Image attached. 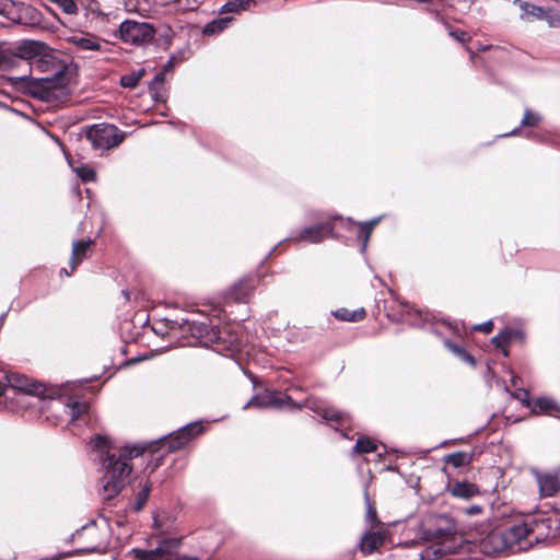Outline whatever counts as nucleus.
<instances>
[{
    "instance_id": "f257e3e1",
    "label": "nucleus",
    "mask_w": 560,
    "mask_h": 560,
    "mask_svg": "<svg viewBox=\"0 0 560 560\" xmlns=\"http://www.w3.org/2000/svg\"><path fill=\"white\" fill-rule=\"evenodd\" d=\"M93 447L104 467L101 480L102 494L105 499H112L126 486L127 478L131 472L130 459L141 455L144 447L141 445L125 446L118 451L117 456L112 442L105 435H97L93 441Z\"/></svg>"
},
{
    "instance_id": "f03ea898",
    "label": "nucleus",
    "mask_w": 560,
    "mask_h": 560,
    "mask_svg": "<svg viewBox=\"0 0 560 560\" xmlns=\"http://www.w3.org/2000/svg\"><path fill=\"white\" fill-rule=\"evenodd\" d=\"M538 541L533 527L527 523L515 524L504 532H493L488 537L494 552L510 551L512 553L528 550Z\"/></svg>"
},
{
    "instance_id": "7ed1b4c3",
    "label": "nucleus",
    "mask_w": 560,
    "mask_h": 560,
    "mask_svg": "<svg viewBox=\"0 0 560 560\" xmlns=\"http://www.w3.org/2000/svg\"><path fill=\"white\" fill-rule=\"evenodd\" d=\"M180 545L179 538H163L154 550L133 549V560H198L196 557L178 556L175 550Z\"/></svg>"
},
{
    "instance_id": "20e7f679",
    "label": "nucleus",
    "mask_w": 560,
    "mask_h": 560,
    "mask_svg": "<svg viewBox=\"0 0 560 560\" xmlns=\"http://www.w3.org/2000/svg\"><path fill=\"white\" fill-rule=\"evenodd\" d=\"M86 138L93 148L109 150L122 142L124 135L114 125L100 124L88 130Z\"/></svg>"
},
{
    "instance_id": "39448f33",
    "label": "nucleus",
    "mask_w": 560,
    "mask_h": 560,
    "mask_svg": "<svg viewBox=\"0 0 560 560\" xmlns=\"http://www.w3.org/2000/svg\"><path fill=\"white\" fill-rule=\"evenodd\" d=\"M154 27L147 22L126 20L119 26V36L127 44L145 45L154 38Z\"/></svg>"
},
{
    "instance_id": "423d86ee",
    "label": "nucleus",
    "mask_w": 560,
    "mask_h": 560,
    "mask_svg": "<svg viewBox=\"0 0 560 560\" xmlns=\"http://www.w3.org/2000/svg\"><path fill=\"white\" fill-rule=\"evenodd\" d=\"M540 499L553 498L560 492V470L530 468Z\"/></svg>"
},
{
    "instance_id": "0eeeda50",
    "label": "nucleus",
    "mask_w": 560,
    "mask_h": 560,
    "mask_svg": "<svg viewBox=\"0 0 560 560\" xmlns=\"http://www.w3.org/2000/svg\"><path fill=\"white\" fill-rule=\"evenodd\" d=\"M14 56L27 61H45L51 56L47 45L39 40H22L14 46Z\"/></svg>"
},
{
    "instance_id": "6e6552de",
    "label": "nucleus",
    "mask_w": 560,
    "mask_h": 560,
    "mask_svg": "<svg viewBox=\"0 0 560 560\" xmlns=\"http://www.w3.org/2000/svg\"><path fill=\"white\" fill-rule=\"evenodd\" d=\"M202 430L201 423H190L177 432L172 433L168 438H165L163 444L167 445L168 450L172 452L178 451L187 445L194 436L200 434Z\"/></svg>"
},
{
    "instance_id": "1a4fd4ad",
    "label": "nucleus",
    "mask_w": 560,
    "mask_h": 560,
    "mask_svg": "<svg viewBox=\"0 0 560 560\" xmlns=\"http://www.w3.org/2000/svg\"><path fill=\"white\" fill-rule=\"evenodd\" d=\"M183 330L190 331V334L202 342H218L222 339V334L225 329H215L205 323H197L195 320L185 319L182 324Z\"/></svg>"
},
{
    "instance_id": "9d476101",
    "label": "nucleus",
    "mask_w": 560,
    "mask_h": 560,
    "mask_svg": "<svg viewBox=\"0 0 560 560\" xmlns=\"http://www.w3.org/2000/svg\"><path fill=\"white\" fill-rule=\"evenodd\" d=\"M5 381H7V384H4L5 386L8 385V386L12 387L13 389H16V390L30 394V395L40 396L45 393V386L42 383L33 381L23 374H19V373H14V372L7 373Z\"/></svg>"
},
{
    "instance_id": "9b49d317",
    "label": "nucleus",
    "mask_w": 560,
    "mask_h": 560,
    "mask_svg": "<svg viewBox=\"0 0 560 560\" xmlns=\"http://www.w3.org/2000/svg\"><path fill=\"white\" fill-rule=\"evenodd\" d=\"M290 398L285 395L266 392L260 395L254 396L245 406L244 409L248 408H270L283 407L285 402H288Z\"/></svg>"
},
{
    "instance_id": "f8f14e48",
    "label": "nucleus",
    "mask_w": 560,
    "mask_h": 560,
    "mask_svg": "<svg viewBox=\"0 0 560 560\" xmlns=\"http://www.w3.org/2000/svg\"><path fill=\"white\" fill-rule=\"evenodd\" d=\"M67 42L82 51H100L105 43L96 35L90 33H78L69 36Z\"/></svg>"
},
{
    "instance_id": "ddd939ff",
    "label": "nucleus",
    "mask_w": 560,
    "mask_h": 560,
    "mask_svg": "<svg viewBox=\"0 0 560 560\" xmlns=\"http://www.w3.org/2000/svg\"><path fill=\"white\" fill-rule=\"evenodd\" d=\"M332 231V226L330 223L318 224L315 226H310L304 229L298 236V242H310V243H319L322 242L330 232Z\"/></svg>"
},
{
    "instance_id": "4468645a",
    "label": "nucleus",
    "mask_w": 560,
    "mask_h": 560,
    "mask_svg": "<svg viewBox=\"0 0 560 560\" xmlns=\"http://www.w3.org/2000/svg\"><path fill=\"white\" fill-rule=\"evenodd\" d=\"M67 79L65 75L54 78H45L40 80L43 89L46 91L47 96H59L66 93Z\"/></svg>"
},
{
    "instance_id": "2eb2a0df",
    "label": "nucleus",
    "mask_w": 560,
    "mask_h": 560,
    "mask_svg": "<svg viewBox=\"0 0 560 560\" xmlns=\"http://www.w3.org/2000/svg\"><path fill=\"white\" fill-rule=\"evenodd\" d=\"M385 540V535L383 532H370L365 534L361 539V551L365 555H370L377 550Z\"/></svg>"
},
{
    "instance_id": "dca6fc26",
    "label": "nucleus",
    "mask_w": 560,
    "mask_h": 560,
    "mask_svg": "<svg viewBox=\"0 0 560 560\" xmlns=\"http://www.w3.org/2000/svg\"><path fill=\"white\" fill-rule=\"evenodd\" d=\"M450 492L456 498L470 499L479 493V489L474 483L457 481L450 486Z\"/></svg>"
},
{
    "instance_id": "f3484780",
    "label": "nucleus",
    "mask_w": 560,
    "mask_h": 560,
    "mask_svg": "<svg viewBox=\"0 0 560 560\" xmlns=\"http://www.w3.org/2000/svg\"><path fill=\"white\" fill-rule=\"evenodd\" d=\"M93 242L91 240L75 242L72 246L71 271L83 260Z\"/></svg>"
},
{
    "instance_id": "a211bd4d",
    "label": "nucleus",
    "mask_w": 560,
    "mask_h": 560,
    "mask_svg": "<svg viewBox=\"0 0 560 560\" xmlns=\"http://www.w3.org/2000/svg\"><path fill=\"white\" fill-rule=\"evenodd\" d=\"M332 315L338 320L354 323V322L362 320L365 317L366 313H365L364 308H358V310L350 311L348 308L341 307V308L334 311Z\"/></svg>"
},
{
    "instance_id": "6ab92c4d",
    "label": "nucleus",
    "mask_w": 560,
    "mask_h": 560,
    "mask_svg": "<svg viewBox=\"0 0 560 560\" xmlns=\"http://www.w3.org/2000/svg\"><path fill=\"white\" fill-rule=\"evenodd\" d=\"M255 0H229L221 8V13H240L242 11L249 10L252 4H255Z\"/></svg>"
},
{
    "instance_id": "aec40b11",
    "label": "nucleus",
    "mask_w": 560,
    "mask_h": 560,
    "mask_svg": "<svg viewBox=\"0 0 560 560\" xmlns=\"http://www.w3.org/2000/svg\"><path fill=\"white\" fill-rule=\"evenodd\" d=\"M253 292V285L248 280H243L236 283L232 290V296L240 302H246Z\"/></svg>"
},
{
    "instance_id": "412c9836",
    "label": "nucleus",
    "mask_w": 560,
    "mask_h": 560,
    "mask_svg": "<svg viewBox=\"0 0 560 560\" xmlns=\"http://www.w3.org/2000/svg\"><path fill=\"white\" fill-rule=\"evenodd\" d=\"M518 335L517 330L505 329L492 338V342L497 348L502 349V353L506 357L509 354L505 346Z\"/></svg>"
},
{
    "instance_id": "4be33fe9",
    "label": "nucleus",
    "mask_w": 560,
    "mask_h": 560,
    "mask_svg": "<svg viewBox=\"0 0 560 560\" xmlns=\"http://www.w3.org/2000/svg\"><path fill=\"white\" fill-rule=\"evenodd\" d=\"M0 14L14 23H24L23 18L19 13V8L13 2H2L0 7Z\"/></svg>"
},
{
    "instance_id": "5701e85b",
    "label": "nucleus",
    "mask_w": 560,
    "mask_h": 560,
    "mask_svg": "<svg viewBox=\"0 0 560 560\" xmlns=\"http://www.w3.org/2000/svg\"><path fill=\"white\" fill-rule=\"evenodd\" d=\"M88 404L82 401H73L65 406V412L69 416L70 422H74L81 415L88 411Z\"/></svg>"
},
{
    "instance_id": "b1692460",
    "label": "nucleus",
    "mask_w": 560,
    "mask_h": 560,
    "mask_svg": "<svg viewBox=\"0 0 560 560\" xmlns=\"http://www.w3.org/2000/svg\"><path fill=\"white\" fill-rule=\"evenodd\" d=\"M232 21V18H221L213 20L205 26L203 33L207 35L218 34L225 30Z\"/></svg>"
},
{
    "instance_id": "393cba45",
    "label": "nucleus",
    "mask_w": 560,
    "mask_h": 560,
    "mask_svg": "<svg viewBox=\"0 0 560 560\" xmlns=\"http://www.w3.org/2000/svg\"><path fill=\"white\" fill-rule=\"evenodd\" d=\"M532 409L534 412H551L553 410H559L556 402L547 397L536 399L533 404Z\"/></svg>"
},
{
    "instance_id": "a878e982",
    "label": "nucleus",
    "mask_w": 560,
    "mask_h": 560,
    "mask_svg": "<svg viewBox=\"0 0 560 560\" xmlns=\"http://www.w3.org/2000/svg\"><path fill=\"white\" fill-rule=\"evenodd\" d=\"M448 552H454V550L451 547H446V546H443V547L431 546L421 553V558L423 560H432V559H438L441 556H443L444 553H448Z\"/></svg>"
},
{
    "instance_id": "bb28decb",
    "label": "nucleus",
    "mask_w": 560,
    "mask_h": 560,
    "mask_svg": "<svg viewBox=\"0 0 560 560\" xmlns=\"http://www.w3.org/2000/svg\"><path fill=\"white\" fill-rule=\"evenodd\" d=\"M446 463L453 465L454 467L458 468L462 466L469 465L471 462V456L469 454L458 452L454 454H450L445 457Z\"/></svg>"
},
{
    "instance_id": "cd10ccee",
    "label": "nucleus",
    "mask_w": 560,
    "mask_h": 560,
    "mask_svg": "<svg viewBox=\"0 0 560 560\" xmlns=\"http://www.w3.org/2000/svg\"><path fill=\"white\" fill-rule=\"evenodd\" d=\"M353 451L357 454L372 453L376 451V444L373 440L362 436L357 440Z\"/></svg>"
},
{
    "instance_id": "c85d7f7f",
    "label": "nucleus",
    "mask_w": 560,
    "mask_h": 560,
    "mask_svg": "<svg viewBox=\"0 0 560 560\" xmlns=\"http://www.w3.org/2000/svg\"><path fill=\"white\" fill-rule=\"evenodd\" d=\"M520 8L527 18L541 20L545 18V10L540 7L520 1Z\"/></svg>"
},
{
    "instance_id": "c756f323",
    "label": "nucleus",
    "mask_w": 560,
    "mask_h": 560,
    "mask_svg": "<svg viewBox=\"0 0 560 560\" xmlns=\"http://www.w3.org/2000/svg\"><path fill=\"white\" fill-rule=\"evenodd\" d=\"M143 74V70H139L138 72H132L130 74H126L121 77L120 83L124 88L133 89L138 85L140 78Z\"/></svg>"
},
{
    "instance_id": "7c9ffc66",
    "label": "nucleus",
    "mask_w": 560,
    "mask_h": 560,
    "mask_svg": "<svg viewBox=\"0 0 560 560\" xmlns=\"http://www.w3.org/2000/svg\"><path fill=\"white\" fill-rule=\"evenodd\" d=\"M74 172L83 182L95 180L96 173L93 168H91L88 165H82V166L75 167Z\"/></svg>"
},
{
    "instance_id": "2f4dec72",
    "label": "nucleus",
    "mask_w": 560,
    "mask_h": 560,
    "mask_svg": "<svg viewBox=\"0 0 560 560\" xmlns=\"http://www.w3.org/2000/svg\"><path fill=\"white\" fill-rule=\"evenodd\" d=\"M149 493L150 487L145 485L137 494L136 501L133 503V510L136 512L140 511L144 506L149 498Z\"/></svg>"
},
{
    "instance_id": "473e14b6",
    "label": "nucleus",
    "mask_w": 560,
    "mask_h": 560,
    "mask_svg": "<svg viewBox=\"0 0 560 560\" xmlns=\"http://www.w3.org/2000/svg\"><path fill=\"white\" fill-rule=\"evenodd\" d=\"M377 222L378 220L376 219L371 222L360 224L359 238H363V247L366 246L369 236Z\"/></svg>"
},
{
    "instance_id": "72a5a7b5",
    "label": "nucleus",
    "mask_w": 560,
    "mask_h": 560,
    "mask_svg": "<svg viewBox=\"0 0 560 560\" xmlns=\"http://www.w3.org/2000/svg\"><path fill=\"white\" fill-rule=\"evenodd\" d=\"M540 121V116L537 113H534L529 109L525 110L524 117L522 119L523 126H536Z\"/></svg>"
},
{
    "instance_id": "f704fd0d",
    "label": "nucleus",
    "mask_w": 560,
    "mask_h": 560,
    "mask_svg": "<svg viewBox=\"0 0 560 560\" xmlns=\"http://www.w3.org/2000/svg\"><path fill=\"white\" fill-rule=\"evenodd\" d=\"M56 2L66 13L73 14L77 12L78 7L74 0H52Z\"/></svg>"
},
{
    "instance_id": "c9c22d12",
    "label": "nucleus",
    "mask_w": 560,
    "mask_h": 560,
    "mask_svg": "<svg viewBox=\"0 0 560 560\" xmlns=\"http://www.w3.org/2000/svg\"><path fill=\"white\" fill-rule=\"evenodd\" d=\"M345 415L342 412H339L335 409H324L323 410V418L328 421H340L342 420Z\"/></svg>"
},
{
    "instance_id": "e433bc0d",
    "label": "nucleus",
    "mask_w": 560,
    "mask_h": 560,
    "mask_svg": "<svg viewBox=\"0 0 560 560\" xmlns=\"http://www.w3.org/2000/svg\"><path fill=\"white\" fill-rule=\"evenodd\" d=\"M542 20H546L551 27L560 26V15L551 11H545V18Z\"/></svg>"
},
{
    "instance_id": "4c0bfd02",
    "label": "nucleus",
    "mask_w": 560,
    "mask_h": 560,
    "mask_svg": "<svg viewBox=\"0 0 560 560\" xmlns=\"http://www.w3.org/2000/svg\"><path fill=\"white\" fill-rule=\"evenodd\" d=\"M453 530L451 528L447 529H438L433 534L430 535L431 538L442 539L446 538L448 535H451Z\"/></svg>"
},
{
    "instance_id": "58836bf2",
    "label": "nucleus",
    "mask_w": 560,
    "mask_h": 560,
    "mask_svg": "<svg viewBox=\"0 0 560 560\" xmlns=\"http://www.w3.org/2000/svg\"><path fill=\"white\" fill-rule=\"evenodd\" d=\"M475 329L483 331L486 334H490L493 329V323L491 320L486 322L481 325L476 326Z\"/></svg>"
},
{
    "instance_id": "ea45409f",
    "label": "nucleus",
    "mask_w": 560,
    "mask_h": 560,
    "mask_svg": "<svg viewBox=\"0 0 560 560\" xmlns=\"http://www.w3.org/2000/svg\"><path fill=\"white\" fill-rule=\"evenodd\" d=\"M481 513H482V506L477 505V504L471 505V506H469V508H467L465 510V514L469 515V516L478 515V514H481Z\"/></svg>"
},
{
    "instance_id": "a19ab883",
    "label": "nucleus",
    "mask_w": 560,
    "mask_h": 560,
    "mask_svg": "<svg viewBox=\"0 0 560 560\" xmlns=\"http://www.w3.org/2000/svg\"><path fill=\"white\" fill-rule=\"evenodd\" d=\"M97 534V529L95 528V526H86L84 528H82V533L80 535H85V536H89V537H94L96 536Z\"/></svg>"
},
{
    "instance_id": "79ce46f5",
    "label": "nucleus",
    "mask_w": 560,
    "mask_h": 560,
    "mask_svg": "<svg viewBox=\"0 0 560 560\" xmlns=\"http://www.w3.org/2000/svg\"><path fill=\"white\" fill-rule=\"evenodd\" d=\"M445 346L457 355H460L464 352V349L459 348L458 346L454 345L451 341H446Z\"/></svg>"
},
{
    "instance_id": "37998d69",
    "label": "nucleus",
    "mask_w": 560,
    "mask_h": 560,
    "mask_svg": "<svg viewBox=\"0 0 560 560\" xmlns=\"http://www.w3.org/2000/svg\"><path fill=\"white\" fill-rule=\"evenodd\" d=\"M102 548H104V546L102 544L97 542V544H93L91 546L85 547L84 550H86V551H97V550H101Z\"/></svg>"
},
{
    "instance_id": "c03bdc74",
    "label": "nucleus",
    "mask_w": 560,
    "mask_h": 560,
    "mask_svg": "<svg viewBox=\"0 0 560 560\" xmlns=\"http://www.w3.org/2000/svg\"><path fill=\"white\" fill-rule=\"evenodd\" d=\"M459 357H460L464 361H466V362H468V363H470V364H474V363H475L474 358H472L469 353H467L465 350H464V352H463Z\"/></svg>"
},
{
    "instance_id": "a18cd8bd",
    "label": "nucleus",
    "mask_w": 560,
    "mask_h": 560,
    "mask_svg": "<svg viewBox=\"0 0 560 560\" xmlns=\"http://www.w3.org/2000/svg\"><path fill=\"white\" fill-rule=\"evenodd\" d=\"M368 518L371 520V521H375L376 520V511L372 508L369 509L368 511Z\"/></svg>"
},
{
    "instance_id": "49530a36",
    "label": "nucleus",
    "mask_w": 560,
    "mask_h": 560,
    "mask_svg": "<svg viewBox=\"0 0 560 560\" xmlns=\"http://www.w3.org/2000/svg\"><path fill=\"white\" fill-rule=\"evenodd\" d=\"M453 36H455L458 40L464 42L466 40L467 34L462 32L460 35H457L455 33H452Z\"/></svg>"
},
{
    "instance_id": "de8ad7c7",
    "label": "nucleus",
    "mask_w": 560,
    "mask_h": 560,
    "mask_svg": "<svg viewBox=\"0 0 560 560\" xmlns=\"http://www.w3.org/2000/svg\"><path fill=\"white\" fill-rule=\"evenodd\" d=\"M4 390H5V385H4V383L0 382V396H2L4 394Z\"/></svg>"
},
{
    "instance_id": "09e8293b",
    "label": "nucleus",
    "mask_w": 560,
    "mask_h": 560,
    "mask_svg": "<svg viewBox=\"0 0 560 560\" xmlns=\"http://www.w3.org/2000/svg\"><path fill=\"white\" fill-rule=\"evenodd\" d=\"M61 272H65L67 276H69L70 273L67 271V269H62Z\"/></svg>"
},
{
    "instance_id": "8fccbe9b",
    "label": "nucleus",
    "mask_w": 560,
    "mask_h": 560,
    "mask_svg": "<svg viewBox=\"0 0 560 560\" xmlns=\"http://www.w3.org/2000/svg\"><path fill=\"white\" fill-rule=\"evenodd\" d=\"M162 74L156 75V80H161Z\"/></svg>"
}]
</instances>
